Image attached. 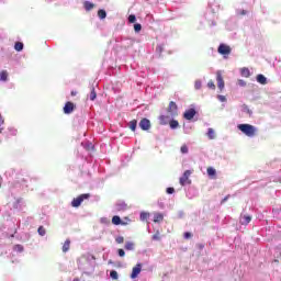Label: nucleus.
Here are the masks:
<instances>
[{
  "instance_id": "1",
  "label": "nucleus",
  "mask_w": 281,
  "mask_h": 281,
  "mask_svg": "<svg viewBox=\"0 0 281 281\" xmlns=\"http://www.w3.org/2000/svg\"><path fill=\"white\" fill-rule=\"evenodd\" d=\"M237 128L238 131H241L247 137H256L257 130L256 126L251 124H239Z\"/></svg>"
},
{
  "instance_id": "2",
  "label": "nucleus",
  "mask_w": 281,
  "mask_h": 281,
  "mask_svg": "<svg viewBox=\"0 0 281 281\" xmlns=\"http://www.w3.org/2000/svg\"><path fill=\"white\" fill-rule=\"evenodd\" d=\"M89 199H91L90 193L80 194L79 196H77L72 200L71 205H72V207H80V205H82V202L89 201Z\"/></svg>"
},
{
  "instance_id": "3",
  "label": "nucleus",
  "mask_w": 281,
  "mask_h": 281,
  "mask_svg": "<svg viewBox=\"0 0 281 281\" xmlns=\"http://www.w3.org/2000/svg\"><path fill=\"white\" fill-rule=\"evenodd\" d=\"M167 114L170 115V117H177L179 115V106L175 101L169 102Z\"/></svg>"
},
{
  "instance_id": "4",
  "label": "nucleus",
  "mask_w": 281,
  "mask_h": 281,
  "mask_svg": "<svg viewBox=\"0 0 281 281\" xmlns=\"http://www.w3.org/2000/svg\"><path fill=\"white\" fill-rule=\"evenodd\" d=\"M190 175H192V171L186 170L179 179L180 186H190L192 183V180H190Z\"/></svg>"
},
{
  "instance_id": "5",
  "label": "nucleus",
  "mask_w": 281,
  "mask_h": 281,
  "mask_svg": "<svg viewBox=\"0 0 281 281\" xmlns=\"http://www.w3.org/2000/svg\"><path fill=\"white\" fill-rule=\"evenodd\" d=\"M217 52L222 56H229V54H232V47L226 44H220Z\"/></svg>"
},
{
  "instance_id": "6",
  "label": "nucleus",
  "mask_w": 281,
  "mask_h": 281,
  "mask_svg": "<svg viewBox=\"0 0 281 281\" xmlns=\"http://www.w3.org/2000/svg\"><path fill=\"white\" fill-rule=\"evenodd\" d=\"M173 116H170V114L167 115H160L159 116V124L161 126H166L167 124H170V121L173 120Z\"/></svg>"
},
{
  "instance_id": "7",
  "label": "nucleus",
  "mask_w": 281,
  "mask_h": 281,
  "mask_svg": "<svg viewBox=\"0 0 281 281\" xmlns=\"http://www.w3.org/2000/svg\"><path fill=\"white\" fill-rule=\"evenodd\" d=\"M194 115H196V110H194V108H191L189 110H187L184 113H183V117L184 120H193L194 119Z\"/></svg>"
},
{
  "instance_id": "8",
  "label": "nucleus",
  "mask_w": 281,
  "mask_h": 281,
  "mask_svg": "<svg viewBox=\"0 0 281 281\" xmlns=\"http://www.w3.org/2000/svg\"><path fill=\"white\" fill-rule=\"evenodd\" d=\"M139 273H142V263H137V265L132 269V273H131L132 280H135V278H137V276H139Z\"/></svg>"
},
{
  "instance_id": "9",
  "label": "nucleus",
  "mask_w": 281,
  "mask_h": 281,
  "mask_svg": "<svg viewBox=\"0 0 281 281\" xmlns=\"http://www.w3.org/2000/svg\"><path fill=\"white\" fill-rule=\"evenodd\" d=\"M139 127L142 131H150V121L148 119H143L139 122Z\"/></svg>"
},
{
  "instance_id": "10",
  "label": "nucleus",
  "mask_w": 281,
  "mask_h": 281,
  "mask_svg": "<svg viewBox=\"0 0 281 281\" xmlns=\"http://www.w3.org/2000/svg\"><path fill=\"white\" fill-rule=\"evenodd\" d=\"M216 80L218 89L223 91V89H225V81L223 80V76L221 74H217Z\"/></svg>"
},
{
  "instance_id": "11",
  "label": "nucleus",
  "mask_w": 281,
  "mask_h": 281,
  "mask_svg": "<svg viewBox=\"0 0 281 281\" xmlns=\"http://www.w3.org/2000/svg\"><path fill=\"white\" fill-rule=\"evenodd\" d=\"M206 172L211 179H216V169L214 167H207Z\"/></svg>"
},
{
  "instance_id": "12",
  "label": "nucleus",
  "mask_w": 281,
  "mask_h": 281,
  "mask_svg": "<svg viewBox=\"0 0 281 281\" xmlns=\"http://www.w3.org/2000/svg\"><path fill=\"white\" fill-rule=\"evenodd\" d=\"M83 8H85V10H87V12H91V10H93L95 8V4L93 2L86 1L83 3Z\"/></svg>"
},
{
  "instance_id": "13",
  "label": "nucleus",
  "mask_w": 281,
  "mask_h": 281,
  "mask_svg": "<svg viewBox=\"0 0 281 281\" xmlns=\"http://www.w3.org/2000/svg\"><path fill=\"white\" fill-rule=\"evenodd\" d=\"M240 223L243 225H249V223H251V216L250 215H244L240 220Z\"/></svg>"
},
{
  "instance_id": "14",
  "label": "nucleus",
  "mask_w": 281,
  "mask_h": 281,
  "mask_svg": "<svg viewBox=\"0 0 281 281\" xmlns=\"http://www.w3.org/2000/svg\"><path fill=\"white\" fill-rule=\"evenodd\" d=\"M256 79L259 85H267V77H265V75H257Z\"/></svg>"
},
{
  "instance_id": "15",
  "label": "nucleus",
  "mask_w": 281,
  "mask_h": 281,
  "mask_svg": "<svg viewBox=\"0 0 281 281\" xmlns=\"http://www.w3.org/2000/svg\"><path fill=\"white\" fill-rule=\"evenodd\" d=\"M161 221H164V214L155 213L154 214V223H161Z\"/></svg>"
},
{
  "instance_id": "16",
  "label": "nucleus",
  "mask_w": 281,
  "mask_h": 281,
  "mask_svg": "<svg viewBox=\"0 0 281 281\" xmlns=\"http://www.w3.org/2000/svg\"><path fill=\"white\" fill-rule=\"evenodd\" d=\"M207 137H209V139H216V133L214 132V128H212V127H210L209 130H207Z\"/></svg>"
},
{
  "instance_id": "17",
  "label": "nucleus",
  "mask_w": 281,
  "mask_h": 281,
  "mask_svg": "<svg viewBox=\"0 0 281 281\" xmlns=\"http://www.w3.org/2000/svg\"><path fill=\"white\" fill-rule=\"evenodd\" d=\"M240 74L244 78H249V76H251L249 68H241Z\"/></svg>"
},
{
  "instance_id": "18",
  "label": "nucleus",
  "mask_w": 281,
  "mask_h": 281,
  "mask_svg": "<svg viewBox=\"0 0 281 281\" xmlns=\"http://www.w3.org/2000/svg\"><path fill=\"white\" fill-rule=\"evenodd\" d=\"M71 246V241L69 239H67L65 243H64V246H63V251L64 254H67V251L69 250V247Z\"/></svg>"
},
{
  "instance_id": "19",
  "label": "nucleus",
  "mask_w": 281,
  "mask_h": 281,
  "mask_svg": "<svg viewBox=\"0 0 281 281\" xmlns=\"http://www.w3.org/2000/svg\"><path fill=\"white\" fill-rule=\"evenodd\" d=\"M64 113L69 114L71 113V101H68L64 106Z\"/></svg>"
},
{
  "instance_id": "20",
  "label": "nucleus",
  "mask_w": 281,
  "mask_h": 281,
  "mask_svg": "<svg viewBox=\"0 0 281 281\" xmlns=\"http://www.w3.org/2000/svg\"><path fill=\"white\" fill-rule=\"evenodd\" d=\"M169 126H170V128H172V130L179 128V121L171 119V121L169 122Z\"/></svg>"
},
{
  "instance_id": "21",
  "label": "nucleus",
  "mask_w": 281,
  "mask_h": 281,
  "mask_svg": "<svg viewBox=\"0 0 281 281\" xmlns=\"http://www.w3.org/2000/svg\"><path fill=\"white\" fill-rule=\"evenodd\" d=\"M0 80H1L2 82H5V81L8 80V71H7V70H2V71L0 72Z\"/></svg>"
},
{
  "instance_id": "22",
  "label": "nucleus",
  "mask_w": 281,
  "mask_h": 281,
  "mask_svg": "<svg viewBox=\"0 0 281 281\" xmlns=\"http://www.w3.org/2000/svg\"><path fill=\"white\" fill-rule=\"evenodd\" d=\"M112 223H113V225H121L122 218H120V216H117V215H114L112 217Z\"/></svg>"
},
{
  "instance_id": "23",
  "label": "nucleus",
  "mask_w": 281,
  "mask_h": 281,
  "mask_svg": "<svg viewBox=\"0 0 281 281\" xmlns=\"http://www.w3.org/2000/svg\"><path fill=\"white\" fill-rule=\"evenodd\" d=\"M15 52H23V43L16 42L14 45Z\"/></svg>"
},
{
  "instance_id": "24",
  "label": "nucleus",
  "mask_w": 281,
  "mask_h": 281,
  "mask_svg": "<svg viewBox=\"0 0 281 281\" xmlns=\"http://www.w3.org/2000/svg\"><path fill=\"white\" fill-rule=\"evenodd\" d=\"M150 218V213L142 212L140 213V221H148Z\"/></svg>"
},
{
  "instance_id": "25",
  "label": "nucleus",
  "mask_w": 281,
  "mask_h": 281,
  "mask_svg": "<svg viewBox=\"0 0 281 281\" xmlns=\"http://www.w3.org/2000/svg\"><path fill=\"white\" fill-rule=\"evenodd\" d=\"M98 16L99 19H106V11H104V9H100L98 11Z\"/></svg>"
},
{
  "instance_id": "26",
  "label": "nucleus",
  "mask_w": 281,
  "mask_h": 281,
  "mask_svg": "<svg viewBox=\"0 0 281 281\" xmlns=\"http://www.w3.org/2000/svg\"><path fill=\"white\" fill-rule=\"evenodd\" d=\"M130 128L131 131L135 132V130L137 128V120H133L130 122Z\"/></svg>"
},
{
  "instance_id": "27",
  "label": "nucleus",
  "mask_w": 281,
  "mask_h": 281,
  "mask_svg": "<svg viewBox=\"0 0 281 281\" xmlns=\"http://www.w3.org/2000/svg\"><path fill=\"white\" fill-rule=\"evenodd\" d=\"M134 247H135V245H134L133 243H131V241H127V243L125 244V249H126L127 251H133Z\"/></svg>"
},
{
  "instance_id": "28",
  "label": "nucleus",
  "mask_w": 281,
  "mask_h": 281,
  "mask_svg": "<svg viewBox=\"0 0 281 281\" xmlns=\"http://www.w3.org/2000/svg\"><path fill=\"white\" fill-rule=\"evenodd\" d=\"M110 278H112V280H119L120 276L117 274V271L112 270L110 272Z\"/></svg>"
},
{
  "instance_id": "29",
  "label": "nucleus",
  "mask_w": 281,
  "mask_h": 281,
  "mask_svg": "<svg viewBox=\"0 0 281 281\" xmlns=\"http://www.w3.org/2000/svg\"><path fill=\"white\" fill-rule=\"evenodd\" d=\"M95 98H98V94L95 93V88H91L90 100L93 101L95 100Z\"/></svg>"
},
{
  "instance_id": "30",
  "label": "nucleus",
  "mask_w": 281,
  "mask_h": 281,
  "mask_svg": "<svg viewBox=\"0 0 281 281\" xmlns=\"http://www.w3.org/2000/svg\"><path fill=\"white\" fill-rule=\"evenodd\" d=\"M180 153H182V155H188L189 153L188 145H182L180 148Z\"/></svg>"
},
{
  "instance_id": "31",
  "label": "nucleus",
  "mask_w": 281,
  "mask_h": 281,
  "mask_svg": "<svg viewBox=\"0 0 281 281\" xmlns=\"http://www.w3.org/2000/svg\"><path fill=\"white\" fill-rule=\"evenodd\" d=\"M37 232H38L40 236H45V234H46L45 227H43V226H40Z\"/></svg>"
},
{
  "instance_id": "32",
  "label": "nucleus",
  "mask_w": 281,
  "mask_h": 281,
  "mask_svg": "<svg viewBox=\"0 0 281 281\" xmlns=\"http://www.w3.org/2000/svg\"><path fill=\"white\" fill-rule=\"evenodd\" d=\"M134 31L137 33L142 32V24L139 23L134 24Z\"/></svg>"
},
{
  "instance_id": "33",
  "label": "nucleus",
  "mask_w": 281,
  "mask_h": 281,
  "mask_svg": "<svg viewBox=\"0 0 281 281\" xmlns=\"http://www.w3.org/2000/svg\"><path fill=\"white\" fill-rule=\"evenodd\" d=\"M13 249H14V251H18L19 254H21V251H23V247L21 245H15Z\"/></svg>"
},
{
  "instance_id": "34",
  "label": "nucleus",
  "mask_w": 281,
  "mask_h": 281,
  "mask_svg": "<svg viewBox=\"0 0 281 281\" xmlns=\"http://www.w3.org/2000/svg\"><path fill=\"white\" fill-rule=\"evenodd\" d=\"M128 21H130V23H135V21H137V18L135 16V14H131L128 16Z\"/></svg>"
},
{
  "instance_id": "35",
  "label": "nucleus",
  "mask_w": 281,
  "mask_h": 281,
  "mask_svg": "<svg viewBox=\"0 0 281 281\" xmlns=\"http://www.w3.org/2000/svg\"><path fill=\"white\" fill-rule=\"evenodd\" d=\"M207 87H209V89H216V86L214 85V81H209L207 82Z\"/></svg>"
},
{
  "instance_id": "36",
  "label": "nucleus",
  "mask_w": 281,
  "mask_h": 281,
  "mask_svg": "<svg viewBox=\"0 0 281 281\" xmlns=\"http://www.w3.org/2000/svg\"><path fill=\"white\" fill-rule=\"evenodd\" d=\"M183 237L188 240V239L192 238V233L186 232V233L183 234Z\"/></svg>"
},
{
  "instance_id": "37",
  "label": "nucleus",
  "mask_w": 281,
  "mask_h": 281,
  "mask_svg": "<svg viewBox=\"0 0 281 281\" xmlns=\"http://www.w3.org/2000/svg\"><path fill=\"white\" fill-rule=\"evenodd\" d=\"M115 240L119 245H122V243H124V238L122 236L116 237Z\"/></svg>"
},
{
  "instance_id": "38",
  "label": "nucleus",
  "mask_w": 281,
  "mask_h": 281,
  "mask_svg": "<svg viewBox=\"0 0 281 281\" xmlns=\"http://www.w3.org/2000/svg\"><path fill=\"white\" fill-rule=\"evenodd\" d=\"M119 256L121 258H124V256H126V252L124 251V249H122V248L119 249Z\"/></svg>"
},
{
  "instance_id": "39",
  "label": "nucleus",
  "mask_w": 281,
  "mask_h": 281,
  "mask_svg": "<svg viewBox=\"0 0 281 281\" xmlns=\"http://www.w3.org/2000/svg\"><path fill=\"white\" fill-rule=\"evenodd\" d=\"M167 194H175V188L172 187L167 188Z\"/></svg>"
},
{
  "instance_id": "40",
  "label": "nucleus",
  "mask_w": 281,
  "mask_h": 281,
  "mask_svg": "<svg viewBox=\"0 0 281 281\" xmlns=\"http://www.w3.org/2000/svg\"><path fill=\"white\" fill-rule=\"evenodd\" d=\"M153 240H161L159 233L153 236Z\"/></svg>"
},
{
  "instance_id": "41",
  "label": "nucleus",
  "mask_w": 281,
  "mask_h": 281,
  "mask_svg": "<svg viewBox=\"0 0 281 281\" xmlns=\"http://www.w3.org/2000/svg\"><path fill=\"white\" fill-rule=\"evenodd\" d=\"M194 88L195 89H201V81H195Z\"/></svg>"
},
{
  "instance_id": "42",
  "label": "nucleus",
  "mask_w": 281,
  "mask_h": 281,
  "mask_svg": "<svg viewBox=\"0 0 281 281\" xmlns=\"http://www.w3.org/2000/svg\"><path fill=\"white\" fill-rule=\"evenodd\" d=\"M229 199V195H226L223 200L222 203H225V201H227Z\"/></svg>"
},
{
  "instance_id": "43",
  "label": "nucleus",
  "mask_w": 281,
  "mask_h": 281,
  "mask_svg": "<svg viewBox=\"0 0 281 281\" xmlns=\"http://www.w3.org/2000/svg\"><path fill=\"white\" fill-rule=\"evenodd\" d=\"M4 123L3 116L0 115V126Z\"/></svg>"
},
{
  "instance_id": "44",
  "label": "nucleus",
  "mask_w": 281,
  "mask_h": 281,
  "mask_svg": "<svg viewBox=\"0 0 281 281\" xmlns=\"http://www.w3.org/2000/svg\"><path fill=\"white\" fill-rule=\"evenodd\" d=\"M121 225H128V222L121 221Z\"/></svg>"
},
{
  "instance_id": "45",
  "label": "nucleus",
  "mask_w": 281,
  "mask_h": 281,
  "mask_svg": "<svg viewBox=\"0 0 281 281\" xmlns=\"http://www.w3.org/2000/svg\"><path fill=\"white\" fill-rule=\"evenodd\" d=\"M74 109H76V105H74V103H71V111H74Z\"/></svg>"
},
{
  "instance_id": "46",
  "label": "nucleus",
  "mask_w": 281,
  "mask_h": 281,
  "mask_svg": "<svg viewBox=\"0 0 281 281\" xmlns=\"http://www.w3.org/2000/svg\"><path fill=\"white\" fill-rule=\"evenodd\" d=\"M241 14H243V15L247 14V11L243 10V11H241Z\"/></svg>"
},
{
  "instance_id": "47",
  "label": "nucleus",
  "mask_w": 281,
  "mask_h": 281,
  "mask_svg": "<svg viewBox=\"0 0 281 281\" xmlns=\"http://www.w3.org/2000/svg\"><path fill=\"white\" fill-rule=\"evenodd\" d=\"M1 181H2V178L0 177V188H1Z\"/></svg>"
},
{
  "instance_id": "48",
  "label": "nucleus",
  "mask_w": 281,
  "mask_h": 281,
  "mask_svg": "<svg viewBox=\"0 0 281 281\" xmlns=\"http://www.w3.org/2000/svg\"><path fill=\"white\" fill-rule=\"evenodd\" d=\"M77 92H71V95H76Z\"/></svg>"
},
{
  "instance_id": "49",
  "label": "nucleus",
  "mask_w": 281,
  "mask_h": 281,
  "mask_svg": "<svg viewBox=\"0 0 281 281\" xmlns=\"http://www.w3.org/2000/svg\"><path fill=\"white\" fill-rule=\"evenodd\" d=\"M200 249H203V246H200Z\"/></svg>"
},
{
  "instance_id": "50",
  "label": "nucleus",
  "mask_w": 281,
  "mask_h": 281,
  "mask_svg": "<svg viewBox=\"0 0 281 281\" xmlns=\"http://www.w3.org/2000/svg\"><path fill=\"white\" fill-rule=\"evenodd\" d=\"M1 131H3V128H0V133H1Z\"/></svg>"
},
{
  "instance_id": "51",
  "label": "nucleus",
  "mask_w": 281,
  "mask_h": 281,
  "mask_svg": "<svg viewBox=\"0 0 281 281\" xmlns=\"http://www.w3.org/2000/svg\"><path fill=\"white\" fill-rule=\"evenodd\" d=\"M241 82V85H245V82H243V81H240Z\"/></svg>"
}]
</instances>
